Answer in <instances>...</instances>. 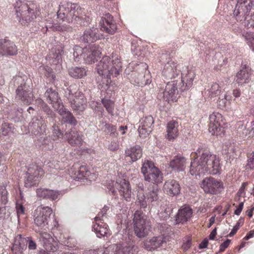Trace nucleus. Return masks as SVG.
<instances>
[{
	"mask_svg": "<svg viewBox=\"0 0 254 254\" xmlns=\"http://www.w3.org/2000/svg\"><path fill=\"white\" fill-rule=\"evenodd\" d=\"M110 191L113 194L115 195L117 190L120 194L127 201L131 199L132 191L129 182L125 179H119L116 182H113Z\"/></svg>",
	"mask_w": 254,
	"mask_h": 254,
	"instance_id": "nucleus-14",
	"label": "nucleus"
},
{
	"mask_svg": "<svg viewBox=\"0 0 254 254\" xmlns=\"http://www.w3.org/2000/svg\"><path fill=\"white\" fill-rule=\"evenodd\" d=\"M159 61L162 64H164L162 73L165 78L172 79L179 77L178 79L179 80V78H181V72L186 67L181 71L180 66L172 60L168 52L165 51L160 55L159 57ZM186 68L189 69L188 67Z\"/></svg>",
	"mask_w": 254,
	"mask_h": 254,
	"instance_id": "nucleus-8",
	"label": "nucleus"
},
{
	"mask_svg": "<svg viewBox=\"0 0 254 254\" xmlns=\"http://www.w3.org/2000/svg\"><path fill=\"white\" fill-rule=\"evenodd\" d=\"M201 187L207 193L216 194L221 192L224 189L223 182L209 177L204 178L201 182Z\"/></svg>",
	"mask_w": 254,
	"mask_h": 254,
	"instance_id": "nucleus-17",
	"label": "nucleus"
},
{
	"mask_svg": "<svg viewBox=\"0 0 254 254\" xmlns=\"http://www.w3.org/2000/svg\"><path fill=\"white\" fill-rule=\"evenodd\" d=\"M254 5V0H237L234 16L237 21L245 22L250 11Z\"/></svg>",
	"mask_w": 254,
	"mask_h": 254,
	"instance_id": "nucleus-13",
	"label": "nucleus"
},
{
	"mask_svg": "<svg viewBox=\"0 0 254 254\" xmlns=\"http://www.w3.org/2000/svg\"><path fill=\"white\" fill-rule=\"evenodd\" d=\"M68 142L73 146H81L83 142V135L76 130H71L65 133Z\"/></svg>",
	"mask_w": 254,
	"mask_h": 254,
	"instance_id": "nucleus-33",
	"label": "nucleus"
},
{
	"mask_svg": "<svg viewBox=\"0 0 254 254\" xmlns=\"http://www.w3.org/2000/svg\"><path fill=\"white\" fill-rule=\"evenodd\" d=\"M101 102L108 113L113 115L114 111V102L110 99L106 98L102 99Z\"/></svg>",
	"mask_w": 254,
	"mask_h": 254,
	"instance_id": "nucleus-48",
	"label": "nucleus"
},
{
	"mask_svg": "<svg viewBox=\"0 0 254 254\" xmlns=\"http://www.w3.org/2000/svg\"><path fill=\"white\" fill-rule=\"evenodd\" d=\"M125 158L129 159V162H135L142 156V150L139 145L127 148L125 152Z\"/></svg>",
	"mask_w": 254,
	"mask_h": 254,
	"instance_id": "nucleus-27",
	"label": "nucleus"
},
{
	"mask_svg": "<svg viewBox=\"0 0 254 254\" xmlns=\"http://www.w3.org/2000/svg\"><path fill=\"white\" fill-rule=\"evenodd\" d=\"M164 191L170 196H177L180 193L181 187L178 182L175 180L166 181L163 188Z\"/></svg>",
	"mask_w": 254,
	"mask_h": 254,
	"instance_id": "nucleus-28",
	"label": "nucleus"
},
{
	"mask_svg": "<svg viewBox=\"0 0 254 254\" xmlns=\"http://www.w3.org/2000/svg\"><path fill=\"white\" fill-rule=\"evenodd\" d=\"M43 145L45 149L51 150L53 148V143L47 138H45L43 140Z\"/></svg>",
	"mask_w": 254,
	"mask_h": 254,
	"instance_id": "nucleus-55",
	"label": "nucleus"
},
{
	"mask_svg": "<svg viewBox=\"0 0 254 254\" xmlns=\"http://www.w3.org/2000/svg\"><path fill=\"white\" fill-rule=\"evenodd\" d=\"M208 240L207 239H204L201 243L199 244L198 248L199 249H205L207 247Z\"/></svg>",
	"mask_w": 254,
	"mask_h": 254,
	"instance_id": "nucleus-63",
	"label": "nucleus"
},
{
	"mask_svg": "<svg viewBox=\"0 0 254 254\" xmlns=\"http://www.w3.org/2000/svg\"><path fill=\"white\" fill-rule=\"evenodd\" d=\"M46 115V119H49L51 123L56 122V114L47 105L41 111Z\"/></svg>",
	"mask_w": 254,
	"mask_h": 254,
	"instance_id": "nucleus-47",
	"label": "nucleus"
},
{
	"mask_svg": "<svg viewBox=\"0 0 254 254\" xmlns=\"http://www.w3.org/2000/svg\"><path fill=\"white\" fill-rule=\"evenodd\" d=\"M138 131L140 137L142 138H144L149 134L151 130L148 127L147 128L139 125L138 128Z\"/></svg>",
	"mask_w": 254,
	"mask_h": 254,
	"instance_id": "nucleus-53",
	"label": "nucleus"
},
{
	"mask_svg": "<svg viewBox=\"0 0 254 254\" xmlns=\"http://www.w3.org/2000/svg\"><path fill=\"white\" fill-rule=\"evenodd\" d=\"M101 54V48L97 44L89 46L82 48L75 46L73 48V55L76 62H80L81 60L86 64H91L97 60Z\"/></svg>",
	"mask_w": 254,
	"mask_h": 254,
	"instance_id": "nucleus-6",
	"label": "nucleus"
},
{
	"mask_svg": "<svg viewBox=\"0 0 254 254\" xmlns=\"http://www.w3.org/2000/svg\"><path fill=\"white\" fill-rule=\"evenodd\" d=\"M44 173L43 169L36 164L30 165L27 167L25 178V186L26 188L31 187L38 184L39 179Z\"/></svg>",
	"mask_w": 254,
	"mask_h": 254,
	"instance_id": "nucleus-15",
	"label": "nucleus"
},
{
	"mask_svg": "<svg viewBox=\"0 0 254 254\" xmlns=\"http://www.w3.org/2000/svg\"><path fill=\"white\" fill-rule=\"evenodd\" d=\"M52 208L48 206H40L34 211V223L39 228L36 230L39 233V240L47 252L54 253L59 248V242L53 238L47 232L41 231V229L47 230L48 229V222L50 216L52 213Z\"/></svg>",
	"mask_w": 254,
	"mask_h": 254,
	"instance_id": "nucleus-2",
	"label": "nucleus"
},
{
	"mask_svg": "<svg viewBox=\"0 0 254 254\" xmlns=\"http://www.w3.org/2000/svg\"><path fill=\"white\" fill-rule=\"evenodd\" d=\"M110 249H113L112 245L108 248H101L97 249L96 250V251L98 253V254H109V250Z\"/></svg>",
	"mask_w": 254,
	"mask_h": 254,
	"instance_id": "nucleus-56",
	"label": "nucleus"
},
{
	"mask_svg": "<svg viewBox=\"0 0 254 254\" xmlns=\"http://www.w3.org/2000/svg\"><path fill=\"white\" fill-rule=\"evenodd\" d=\"M192 215L191 208L188 205H184L180 208L175 217V223L177 224H185L189 221Z\"/></svg>",
	"mask_w": 254,
	"mask_h": 254,
	"instance_id": "nucleus-24",
	"label": "nucleus"
},
{
	"mask_svg": "<svg viewBox=\"0 0 254 254\" xmlns=\"http://www.w3.org/2000/svg\"><path fill=\"white\" fill-rule=\"evenodd\" d=\"M17 51V48L13 42L0 39V56H14Z\"/></svg>",
	"mask_w": 254,
	"mask_h": 254,
	"instance_id": "nucleus-23",
	"label": "nucleus"
},
{
	"mask_svg": "<svg viewBox=\"0 0 254 254\" xmlns=\"http://www.w3.org/2000/svg\"><path fill=\"white\" fill-rule=\"evenodd\" d=\"M247 166H249L251 169L254 167V151L252 153V157L248 160Z\"/></svg>",
	"mask_w": 254,
	"mask_h": 254,
	"instance_id": "nucleus-64",
	"label": "nucleus"
},
{
	"mask_svg": "<svg viewBox=\"0 0 254 254\" xmlns=\"http://www.w3.org/2000/svg\"><path fill=\"white\" fill-rule=\"evenodd\" d=\"M45 27L47 30L48 29H52L53 30L66 31L70 30L71 27L67 25H59L54 22L50 19L46 20Z\"/></svg>",
	"mask_w": 254,
	"mask_h": 254,
	"instance_id": "nucleus-40",
	"label": "nucleus"
},
{
	"mask_svg": "<svg viewBox=\"0 0 254 254\" xmlns=\"http://www.w3.org/2000/svg\"><path fill=\"white\" fill-rule=\"evenodd\" d=\"M81 8L77 4L66 2L59 5L57 18L68 23H73L80 26H85L87 22L85 18L80 15Z\"/></svg>",
	"mask_w": 254,
	"mask_h": 254,
	"instance_id": "nucleus-4",
	"label": "nucleus"
},
{
	"mask_svg": "<svg viewBox=\"0 0 254 254\" xmlns=\"http://www.w3.org/2000/svg\"><path fill=\"white\" fill-rule=\"evenodd\" d=\"M101 30L110 34H114L117 30V24L112 15L109 13L101 18Z\"/></svg>",
	"mask_w": 254,
	"mask_h": 254,
	"instance_id": "nucleus-20",
	"label": "nucleus"
},
{
	"mask_svg": "<svg viewBox=\"0 0 254 254\" xmlns=\"http://www.w3.org/2000/svg\"><path fill=\"white\" fill-rule=\"evenodd\" d=\"M64 47L62 44H58L52 48L49 58L54 64H58L62 61V54L63 52Z\"/></svg>",
	"mask_w": 254,
	"mask_h": 254,
	"instance_id": "nucleus-36",
	"label": "nucleus"
},
{
	"mask_svg": "<svg viewBox=\"0 0 254 254\" xmlns=\"http://www.w3.org/2000/svg\"><path fill=\"white\" fill-rule=\"evenodd\" d=\"M252 71L249 65L242 64L241 69L238 72L236 81L239 85H243L248 83L251 80Z\"/></svg>",
	"mask_w": 254,
	"mask_h": 254,
	"instance_id": "nucleus-22",
	"label": "nucleus"
},
{
	"mask_svg": "<svg viewBox=\"0 0 254 254\" xmlns=\"http://www.w3.org/2000/svg\"><path fill=\"white\" fill-rule=\"evenodd\" d=\"M244 207V202H241L240 203L238 206L237 207L236 210L234 211V214L236 215H239L243 208Z\"/></svg>",
	"mask_w": 254,
	"mask_h": 254,
	"instance_id": "nucleus-62",
	"label": "nucleus"
},
{
	"mask_svg": "<svg viewBox=\"0 0 254 254\" xmlns=\"http://www.w3.org/2000/svg\"><path fill=\"white\" fill-rule=\"evenodd\" d=\"M98 32V29L94 27L86 29L84 31L83 34L80 37V40L82 42L87 43L94 42L100 39L102 36Z\"/></svg>",
	"mask_w": 254,
	"mask_h": 254,
	"instance_id": "nucleus-30",
	"label": "nucleus"
},
{
	"mask_svg": "<svg viewBox=\"0 0 254 254\" xmlns=\"http://www.w3.org/2000/svg\"><path fill=\"white\" fill-rule=\"evenodd\" d=\"M178 123L172 120L168 122L167 125V138L170 140H173L178 135Z\"/></svg>",
	"mask_w": 254,
	"mask_h": 254,
	"instance_id": "nucleus-38",
	"label": "nucleus"
},
{
	"mask_svg": "<svg viewBox=\"0 0 254 254\" xmlns=\"http://www.w3.org/2000/svg\"><path fill=\"white\" fill-rule=\"evenodd\" d=\"M15 98L24 104L29 105L33 99L32 88L23 81L18 86L16 91Z\"/></svg>",
	"mask_w": 254,
	"mask_h": 254,
	"instance_id": "nucleus-19",
	"label": "nucleus"
},
{
	"mask_svg": "<svg viewBox=\"0 0 254 254\" xmlns=\"http://www.w3.org/2000/svg\"><path fill=\"white\" fill-rule=\"evenodd\" d=\"M99 127L101 128V129L105 133L110 134L111 135H115L116 132V127L115 126L111 124L102 122L100 123Z\"/></svg>",
	"mask_w": 254,
	"mask_h": 254,
	"instance_id": "nucleus-44",
	"label": "nucleus"
},
{
	"mask_svg": "<svg viewBox=\"0 0 254 254\" xmlns=\"http://www.w3.org/2000/svg\"><path fill=\"white\" fill-rule=\"evenodd\" d=\"M8 192L4 186H0V205L5 204L7 202ZM5 210L4 208L0 206V218L3 217L2 212Z\"/></svg>",
	"mask_w": 254,
	"mask_h": 254,
	"instance_id": "nucleus-43",
	"label": "nucleus"
},
{
	"mask_svg": "<svg viewBox=\"0 0 254 254\" xmlns=\"http://www.w3.org/2000/svg\"><path fill=\"white\" fill-rule=\"evenodd\" d=\"M63 133L60 129L58 126L56 124L52 126V138L53 140H57L63 138Z\"/></svg>",
	"mask_w": 254,
	"mask_h": 254,
	"instance_id": "nucleus-51",
	"label": "nucleus"
},
{
	"mask_svg": "<svg viewBox=\"0 0 254 254\" xmlns=\"http://www.w3.org/2000/svg\"><path fill=\"white\" fill-rule=\"evenodd\" d=\"M195 77L193 70L186 68L181 72V79H176L168 82L165 90H160L158 97L163 98L166 101H176L181 94L189 89L192 86Z\"/></svg>",
	"mask_w": 254,
	"mask_h": 254,
	"instance_id": "nucleus-3",
	"label": "nucleus"
},
{
	"mask_svg": "<svg viewBox=\"0 0 254 254\" xmlns=\"http://www.w3.org/2000/svg\"><path fill=\"white\" fill-rule=\"evenodd\" d=\"M45 97L48 102L52 105L53 107L57 110L61 107L63 104L59 96L58 93L52 88H48L45 93Z\"/></svg>",
	"mask_w": 254,
	"mask_h": 254,
	"instance_id": "nucleus-26",
	"label": "nucleus"
},
{
	"mask_svg": "<svg viewBox=\"0 0 254 254\" xmlns=\"http://www.w3.org/2000/svg\"><path fill=\"white\" fill-rule=\"evenodd\" d=\"M15 208L18 221L19 223H20L26 218V215L25 213V209L23 205L19 202H16Z\"/></svg>",
	"mask_w": 254,
	"mask_h": 254,
	"instance_id": "nucleus-46",
	"label": "nucleus"
},
{
	"mask_svg": "<svg viewBox=\"0 0 254 254\" xmlns=\"http://www.w3.org/2000/svg\"><path fill=\"white\" fill-rule=\"evenodd\" d=\"M113 250L115 253H122L123 254H135L134 246L132 244H114L112 245Z\"/></svg>",
	"mask_w": 254,
	"mask_h": 254,
	"instance_id": "nucleus-37",
	"label": "nucleus"
},
{
	"mask_svg": "<svg viewBox=\"0 0 254 254\" xmlns=\"http://www.w3.org/2000/svg\"><path fill=\"white\" fill-rule=\"evenodd\" d=\"M244 222L243 218L241 217L238 221L236 223V225L234 226L231 232L229 233L228 236L230 237H233L239 230L241 225H243Z\"/></svg>",
	"mask_w": 254,
	"mask_h": 254,
	"instance_id": "nucleus-54",
	"label": "nucleus"
},
{
	"mask_svg": "<svg viewBox=\"0 0 254 254\" xmlns=\"http://www.w3.org/2000/svg\"><path fill=\"white\" fill-rule=\"evenodd\" d=\"M141 172L146 181L156 184L162 182L163 174L152 162L147 161L144 162L141 168Z\"/></svg>",
	"mask_w": 254,
	"mask_h": 254,
	"instance_id": "nucleus-11",
	"label": "nucleus"
},
{
	"mask_svg": "<svg viewBox=\"0 0 254 254\" xmlns=\"http://www.w3.org/2000/svg\"><path fill=\"white\" fill-rule=\"evenodd\" d=\"M133 221L134 233L138 238L146 237L151 231V223L142 212L136 211L134 214Z\"/></svg>",
	"mask_w": 254,
	"mask_h": 254,
	"instance_id": "nucleus-9",
	"label": "nucleus"
},
{
	"mask_svg": "<svg viewBox=\"0 0 254 254\" xmlns=\"http://www.w3.org/2000/svg\"><path fill=\"white\" fill-rule=\"evenodd\" d=\"M154 122L153 118L151 116H147L142 118L140 120L139 125L151 129Z\"/></svg>",
	"mask_w": 254,
	"mask_h": 254,
	"instance_id": "nucleus-49",
	"label": "nucleus"
},
{
	"mask_svg": "<svg viewBox=\"0 0 254 254\" xmlns=\"http://www.w3.org/2000/svg\"><path fill=\"white\" fill-rule=\"evenodd\" d=\"M146 77L145 73L139 74L136 72H133L131 75L130 82L132 84L137 86H143L149 84L151 80L149 78V75Z\"/></svg>",
	"mask_w": 254,
	"mask_h": 254,
	"instance_id": "nucleus-35",
	"label": "nucleus"
},
{
	"mask_svg": "<svg viewBox=\"0 0 254 254\" xmlns=\"http://www.w3.org/2000/svg\"><path fill=\"white\" fill-rule=\"evenodd\" d=\"M158 228L161 231L166 232L169 228V225L164 223H159L158 224Z\"/></svg>",
	"mask_w": 254,
	"mask_h": 254,
	"instance_id": "nucleus-60",
	"label": "nucleus"
},
{
	"mask_svg": "<svg viewBox=\"0 0 254 254\" xmlns=\"http://www.w3.org/2000/svg\"><path fill=\"white\" fill-rule=\"evenodd\" d=\"M73 167V168L71 169L70 173V174L74 175L73 176L74 179H77L78 180H81L88 175V172L86 170L85 167L83 166H80L77 168V170L76 171H74V169H75L76 167L74 166Z\"/></svg>",
	"mask_w": 254,
	"mask_h": 254,
	"instance_id": "nucleus-41",
	"label": "nucleus"
},
{
	"mask_svg": "<svg viewBox=\"0 0 254 254\" xmlns=\"http://www.w3.org/2000/svg\"><path fill=\"white\" fill-rule=\"evenodd\" d=\"M36 193L37 196L39 197L49 199L53 201L59 199L62 195L61 191L45 188L38 189Z\"/></svg>",
	"mask_w": 254,
	"mask_h": 254,
	"instance_id": "nucleus-29",
	"label": "nucleus"
},
{
	"mask_svg": "<svg viewBox=\"0 0 254 254\" xmlns=\"http://www.w3.org/2000/svg\"><path fill=\"white\" fill-rule=\"evenodd\" d=\"M92 230L98 238L108 237L110 235V230L108 225L103 221L96 222L92 225Z\"/></svg>",
	"mask_w": 254,
	"mask_h": 254,
	"instance_id": "nucleus-31",
	"label": "nucleus"
},
{
	"mask_svg": "<svg viewBox=\"0 0 254 254\" xmlns=\"http://www.w3.org/2000/svg\"><path fill=\"white\" fill-rule=\"evenodd\" d=\"M165 242V238L163 235L152 237L148 241L149 244L145 245V248L149 251L154 250L160 247Z\"/></svg>",
	"mask_w": 254,
	"mask_h": 254,
	"instance_id": "nucleus-39",
	"label": "nucleus"
},
{
	"mask_svg": "<svg viewBox=\"0 0 254 254\" xmlns=\"http://www.w3.org/2000/svg\"><path fill=\"white\" fill-rule=\"evenodd\" d=\"M70 76L75 78H81L86 74V70L84 67H72L68 70Z\"/></svg>",
	"mask_w": 254,
	"mask_h": 254,
	"instance_id": "nucleus-42",
	"label": "nucleus"
},
{
	"mask_svg": "<svg viewBox=\"0 0 254 254\" xmlns=\"http://www.w3.org/2000/svg\"><path fill=\"white\" fill-rule=\"evenodd\" d=\"M119 148L118 143L115 141H111L110 144L109 145V149L112 151H116Z\"/></svg>",
	"mask_w": 254,
	"mask_h": 254,
	"instance_id": "nucleus-59",
	"label": "nucleus"
},
{
	"mask_svg": "<svg viewBox=\"0 0 254 254\" xmlns=\"http://www.w3.org/2000/svg\"><path fill=\"white\" fill-rule=\"evenodd\" d=\"M64 95L71 103V106L74 111H82V105L86 102L83 94L78 91L76 84H71L64 91Z\"/></svg>",
	"mask_w": 254,
	"mask_h": 254,
	"instance_id": "nucleus-10",
	"label": "nucleus"
},
{
	"mask_svg": "<svg viewBox=\"0 0 254 254\" xmlns=\"http://www.w3.org/2000/svg\"><path fill=\"white\" fill-rule=\"evenodd\" d=\"M190 174L192 176H200L205 173L209 174V168L199 160L198 157L191 162L190 166Z\"/></svg>",
	"mask_w": 254,
	"mask_h": 254,
	"instance_id": "nucleus-25",
	"label": "nucleus"
},
{
	"mask_svg": "<svg viewBox=\"0 0 254 254\" xmlns=\"http://www.w3.org/2000/svg\"><path fill=\"white\" fill-rule=\"evenodd\" d=\"M14 126L12 124L5 122L2 124L0 128V134L3 136L9 135L13 132Z\"/></svg>",
	"mask_w": 254,
	"mask_h": 254,
	"instance_id": "nucleus-45",
	"label": "nucleus"
},
{
	"mask_svg": "<svg viewBox=\"0 0 254 254\" xmlns=\"http://www.w3.org/2000/svg\"><path fill=\"white\" fill-rule=\"evenodd\" d=\"M230 242V240L227 239L226 241H225L220 246L219 252H222L224 251L229 246Z\"/></svg>",
	"mask_w": 254,
	"mask_h": 254,
	"instance_id": "nucleus-58",
	"label": "nucleus"
},
{
	"mask_svg": "<svg viewBox=\"0 0 254 254\" xmlns=\"http://www.w3.org/2000/svg\"><path fill=\"white\" fill-rule=\"evenodd\" d=\"M122 64L117 55L104 56L96 65V69L99 76L96 79L99 88L112 91L114 86L111 77H117L122 70Z\"/></svg>",
	"mask_w": 254,
	"mask_h": 254,
	"instance_id": "nucleus-1",
	"label": "nucleus"
},
{
	"mask_svg": "<svg viewBox=\"0 0 254 254\" xmlns=\"http://www.w3.org/2000/svg\"><path fill=\"white\" fill-rule=\"evenodd\" d=\"M35 104L37 106L41 111L42 110L45 106H46L47 104L44 102V101L41 98H38L35 101Z\"/></svg>",
	"mask_w": 254,
	"mask_h": 254,
	"instance_id": "nucleus-57",
	"label": "nucleus"
},
{
	"mask_svg": "<svg viewBox=\"0 0 254 254\" xmlns=\"http://www.w3.org/2000/svg\"><path fill=\"white\" fill-rule=\"evenodd\" d=\"M191 241L190 239H188L185 243H184L182 245V249L183 251H187L189 250L191 247Z\"/></svg>",
	"mask_w": 254,
	"mask_h": 254,
	"instance_id": "nucleus-61",
	"label": "nucleus"
},
{
	"mask_svg": "<svg viewBox=\"0 0 254 254\" xmlns=\"http://www.w3.org/2000/svg\"><path fill=\"white\" fill-rule=\"evenodd\" d=\"M27 246L30 250H35L37 247L34 241L29 238H24L21 235H19L14 238L11 251L15 254H21L27 249Z\"/></svg>",
	"mask_w": 254,
	"mask_h": 254,
	"instance_id": "nucleus-16",
	"label": "nucleus"
},
{
	"mask_svg": "<svg viewBox=\"0 0 254 254\" xmlns=\"http://www.w3.org/2000/svg\"><path fill=\"white\" fill-rule=\"evenodd\" d=\"M16 16L22 25H26L34 20L39 15V11L34 3L28 4L21 0H17L15 3Z\"/></svg>",
	"mask_w": 254,
	"mask_h": 254,
	"instance_id": "nucleus-5",
	"label": "nucleus"
},
{
	"mask_svg": "<svg viewBox=\"0 0 254 254\" xmlns=\"http://www.w3.org/2000/svg\"><path fill=\"white\" fill-rule=\"evenodd\" d=\"M160 189L157 185H150L146 190L145 194L139 192L137 195V203L141 208H146L152 203L159 199Z\"/></svg>",
	"mask_w": 254,
	"mask_h": 254,
	"instance_id": "nucleus-12",
	"label": "nucleus"
},
{
	"mask_svg": "<svg viewBox=\"0 0 254 254\" xmlns=\"http://www.w3.org/2000/svg\"><path fill=\"white\" fill-rule=\"evenodd\" d=\"M186 159L182 156H176L170 162V167L176 172H183L186 167Z\"/></svg>",
	"mask_w": 254,
	"mask_h": 254,
	"instance_id": "nucleus-32",
	"label": "nucleus"
},
{
	"mask_svg": "<svg viewBox=\"0 0 254 254\" xmlns=\"http://www.w3.org/2000/svg\"><path fill=\"white\" fill-rule=\"evenodd\" d=\"M60 116L62 117V121L72 126H75L77 121L72 114L67 109L64 107V105L56 110Z\"/></svg>",
	"mask_w": 254,
	"mask_h": 254,
	"instance_id": "nucleus-34",
	"label": "nucleus"
},
{
	"mask_svg": "<svg viewBox=\"0 0 254 254\" xmlns=\"http://www.w3.org/2000/svg\"><path fill=\"white\" fill-rule=\"evenodd\" d=\"M209 132H212V134H215L220 131L221 127L224 124L222 115L218 112H214L209 116Z\"/></svg>",
	"mask_w": 254,
	"mask_h": 254,
	"instance_id": "nucleus-21",
	"label": "nucleus"
},
{
	"mask_svg": "<svg viewBox=\"0 0 254 254\" xmlns=\"http://www.w3.org/2000/svg\"><path fill=\"white\" fill-rule=\"evenodd\" d=\"M109 207L108 206H104V207L101 209L100 212L98 213L97 216L94 218V220L96 222L97 221H103L104 222L107 218V211L109 210Z\"/></svg>",
	"mask_w": 254,
	"mask_h": 254,
	"instance_id": "nucleus-50",
	"label": "nucleus"
},
{
	"mask_svg": "<svg viewBox=\"0 0 254 254\" xmlns=\"http://www.w3.org/2000/svg\"><path fill=\"white\" fill-rule=\"evenodd\" d=\"M194 153L206 167L209 168V174L215 175L220 173L219 158L212 154L206 148L199 146Z\"/></svg>",
	"mask_w": 254,
	"mask_h": 254,
	"instance_id": "nucleus-7",
	"label": "nucleus"
},
{
	"mask_svg": "<svg viewBox=\"0 0 254 254\" xmlns=\"http://www.w3.org/2000/svg\"><path fill=\"white\" fill-rule=\"evenodd\" d=\"M46 129L47 121L41 116L34 117L29 124V132L35 136L44 134Z\"/></svg>",
	"mask_w": 254,
	"mask_h": 254,
	"instance_id": "nucleus-18",
	"label": "nucleus"
},
{
	"mask_svg": "<svg viewBox=\"0 0 254 254\" xmlns=\"http://www.w3.org/2000/svg\"><path fill=\"white\" fill-rule=\"evenodd\" d=\"M218 84L213 83L211 87L207 90L208 94L211 98H213L219 95L221 92V90Z\"/></svg>",
	"mask_w": 254,
	"mask_h": 254,
	"instance_id": "nucleus-52",
	"label": "nucleus"
}]
</instances>
